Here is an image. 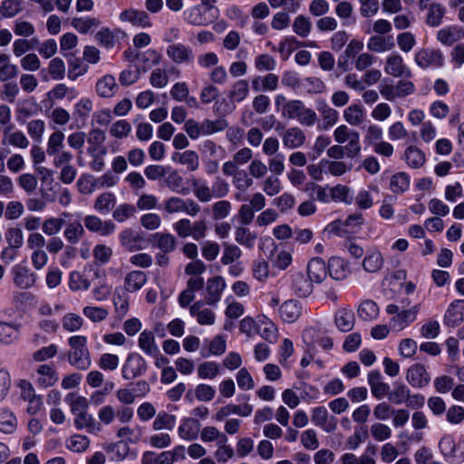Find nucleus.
Segmentation results:
<instances>
[{"label": "nucleus", "instance_id": "nucleus-1", "mask_svg": "<svg viewBox=\"0 0 464 464\" xmlns=\"http://www.w3.org/2000/svg\"><path fill=\"white\" fill-rule=\"evenodd\" d=\"M410 303V299L405 298L400 302L401 304H390L386 306V313L392 315L389 321L391 330L400 332L417 319L420 310V304H418L411 308L405 309Z\"/></svg>", "mask_w": 464, "mask_h": 464}, {"label": "nucleus", "instance_id": "nucleus-2", "mask_svg": "<svg viewBox=\"0 0 464 464\" xmlns=\"http://www.w3.org/2000/svg\"><path fill=\"white\" fill-rule=\"evenodd\" d=\"M183 14L185 21L189 24L206 26L215 21L218 10L216 7H203L198 5L185 10Z\"/></svg>", "mask_w": 464, "mask_h": 464}, {"label": "nucleus", "instance_id": "nucleus-3", "mask_svg": "<svg viewBox=\"0 0 464 464\" xmlns=\"http://www.w3.org/2000/svg\"><path fill=\"white\" fill-rule=\"evenodd\" d=\"M266 207V198L260 192L254 193L248 203L241 205L238 209V220L240 225L248 226L254 218L255 213Z\"/></svg>", "mask_w": 464, "mask_h": 464}, {"label": "nucleus", "instance_id": "nucleus-4", "mask_svg": "<svg viewBox=\"0 0 464 464\" xmlns=\"http://www.w3.org/2000/svg\"><path fill=\"white\" fill-rule=\"evenodd\" d=\"M164 209L168 214L186 213L190 217H195L200 212L201 208L191 198L184 199L174 196L164 201Z\"/></svg>", "mask_w": 464, "mask_h": 464}, {"label": "nucleus", "instance_id": "nucleus-5", "mask_svg": "<svg viewBox=\"0 0 464 464\" xmlns=\"http://www.w3.org/2000/svg\"><path fill=\"white\" fill-rule=\"evenodd\" d=\"M379 91L382 97L386 100L392 102L397 98L405 97L415 92L414 84L410 81H399L396 85H393L388 81L384 80L379 85Z\"/></svg>", "mask_w": 464, "mask_h": 464}, {"label": "nucleus", "instance_id": "nucleus-6", "mask_svg": "<svg viewBox=\"0 0 464 464\" xmlns=\"http://www.w3.org/2000/svg\"><path fill=\"white\" fill-rule=\"evenodd\" d=\"M148 369V364L144 358L137 353H130L121 368L122 378L130 381L142 376Z\"/></svg>", "mask_w": 464, "mask_h": 464}, {"label": "nucleus", "instance_id": "nucleus-7", "mask_svg": "<svg viewBox=\"0 0 464 464\" xmlns=\"http://www.w3.org/2000/svg\"><path fill=\"white\" fill-rule=\"evenodd\" d=\"M84 227L92 233L102 237L112 235L116 230V225L111 219L102 220L96 215H87L83 218Z\"/></svg>", "mask_w": 464, "mask_h": 464}, {"label": "nucleus", "instance_id": "nucleus-8", "mask_svg": "<svg viewBox=\"0 0 464 464\" xmlns=\"http://www.w3.org/2000/svg\"><path fill=\"white\" fill-rule=\"evenodd\" d=\"M311 420L315 426L320 427L327 433L334 432L338 424L337 419L330 415L327 409L324 406H318L312 410Z\"/></svg>", "mask_w": 464, "mask_h": 464}, {"label": "nucleus", "instance_id": "nucleus-9", "mask_svg": "<svg viewBox=\"0 0 464 464\" xmlns=\"http://www.w3.org/2000/svg\"><path fill=\"white\" fill-rule=\"evenodd\" d=\"M3 146H12L20 150H25L29 146V140L22 130H14L13 124H9L2 129Z\"/></svg>", "mask_w": 464, "mask_h": 464}, {"label": "nucleus", "instance_id": "nucleus-10", "mask_svg": "<svg viewBox=\"0 0 464 464\" xmlns=\"http://www.w3.org/2000/svg\"><path fill=\"white\" fill-rule=\"evenodd\" d=\"M415 63L421 68L430 66L440 67L443 64L444 57L440 50L421 49L415 53Z\"/></svg>", "mask_w": 464, "mask_h": 464}, {"label": "nucleus", "instance_id": "nucleus-11", "mask_svg": "<svg viewBox=\"0 0 464 464\" xmlns=\"http://www.w3.org/2000/svg\"><path fill=\"white\" fill-rule=\"evenodd\" d=\"M384 71L393 77H411V71L404 63L402 57L398 53H392L386 59Z\"/></svg>", "mask_w": 464, "mask_h": 464}, {"label": "nucleus", "instance_id": "nucleus-12", "mask_svg": "<svg viewBox=\"0 0 464 464\" xmlns=\"http://www.w3.org/2000/svg\"><path fill=\"white\" fill-rule=\"evenodd\" d=\"M406 380L412 387L420 389L430 383V376L423 364L415 363L408 368Z\"/></svg>", "mask_w": 464, "mask_h": 464}, {"label": "nucleus", "instance_id": "nucleus-13", "mask_svg": "<svg viewBox=\"0 0 464 464\" xmlns=\"http://www.w3.org/2000/svg\"><path fill=\"white\" fill-rule=\"evenodd\" d=\"M14 285L21 289H27L34 285L37 276L30 268L21 264L12 268Z\"/></svg>", "mask_w": 464, "mask_h": 464}, {"label": "nucleus", "instance_id": "nucleus-14", "mask_svg": "<svg viewBox=\"0 0 464 464\" xmlns=\"http://www.w3.org/2000/svg\"><path fill=\"white\" fill-rule=\"evenodd\" d=\"M316 109L322 117V122L318 126L319 129L326 130L337 123L339 112L332 108L325 100H317Z\"/></svg>", "mask_w": 464, "mask_h": 464}, {"label": "nucleus", "instance_id": "nucleus-15", "mask_svg": "<svg viewBox=\"0 0 464 464\" xmlns=\"http://www.w3.org/2000/svg\"><path fill=\"white\" fill-rule=\"evenodd\" d=\"M166 53L176 63H191L194 61L192 49L180 43L169 44Z\"/></svg>", "mask_w": 464, "mask_h": 464}, {"label": "nucleus", "instance_id": "nucleus-16", "mask_svg": "<svg viewBox=\"0 0 464 464\" xmlns=\"http://www.w3.org/2000/svg\"><path fill=\"white\" fill-rule=\"evenodd\" d=\"M303 305L300 302L290 299L284 302L278 309L279 316L287 324L295 323L303 314Z\"/></svg>", "mask_w": 464, "mask_h": 464}, {"label": "nucleus", "instance_id": "nucleus-17", "mask_svg": "<svg viewBox=\"0 0 464 464\" xmlns=\"http://www.w3.org/2000/svg\"><path fill=\"white\" fill-rule=\"evenodd\" d=\"M306 140L304 131L299 127L286 129L282 134V141L285 148L295 150L302 147Z\"/></svg>", "mask_w": 464, "mask_h": 464}, {"label": "nucleus", "instance_id": "nucleus-18", "mask_svg": "<svg viewBox=\"0 0 464 464\" xmlns=\"http://www.w3.org/2000/svg\"><path fill=\"white\" fill-rule=\"evenodd\" d=\"M73 424L77 430H85L91 434H97L102 430V424L88 411L75 415Z\"/></svg>", "mask_w": 464, "mask_h": 464}, {"label": "nucleus", "instance_id": "nucleus-19", "mask_svg": "<svg viewBox=\"0 0 464 464\" xmlns=\"http://www.w3.org/2000/svg\"><path fill=\"white\" fill-rule=\"evenodd\" d=\"M205 302L198 301L189 308V314L201 325H211L215 323V314L205 306Z\"/></svg>", "mask_w": 464, "mask_h": 464}, {"label": "nucleus", "instance_id": "nucleus-20", "mask_svg": "<svg viewBox=\"0 0 464 464\" xmlns=\"http://www.w3.org/2000/svg\"><path fill=\"white\" fill-rule=\"evenodd\" d=\"M226 288V282L223 277L216 276L209 279L207 284V295L205 303L209 305L216 304L221 297V294Z\"/></svg>", "mask_w": 464, "mask_h": 464}, {"label": "nucleus", "instance_id": "nucleus-21", "mask_svg": "<svg viewBox=\"0 0 464 464\" xmlns=\"http://www.w3.org/2000/svg\"><path fill=\"white\" fill-rule=\"evenodd\" d=\"M21 324L14 322H0V343L10 345L18 341Z\"/></svg>", "mask_w": 464, "mask_h": 464}, {"label": "nucleus", "instance_id": "nucleus-22", "mask_svg": "<svg viewBox=\"0 0 464 464\" xmlns=\"http://www.w3.org/2000/svg\"><path fill=\"white\" fill-rule=\"evenodd\" d=\"M464 320V301L456 300L448 307L444 315V324L455 327Z\"/></svg>", "mask_w": 464, "mask_h": 464}, {"label": "nucleus", "instance_id": "nucleus-23", "mask_svg": "<svg viewBox=\"0 0 464 464\" xmlns=\"http://www.w3.org/2000/svg\"><path fill=\"white\" fill-rule=\"evenodd\" d=\"M307 276L310 281L320 284L327 276V266L320 257L312 258L307 264Z\"/></svg>", "mask_w": 464, "mask_h": 464}, {"label": "nucleus", "instance_id": "nucleus-24", "mask_svg": "<svg viewBox=\"0 0 464 464\" xmlns=\"http://www.w3.org/2000/svg\"><path fill=\"white\" fill-rule=\"evenodd\" d=\"M142 236L132 228H125L120 234L121 245L130 252L142 249Z\"/></svg>", "mask_w": 464, "mask_h": 464}, {"label": "nucleus", "instance_id": "nucleus-25", "mask_svg": "<svg viewBox=\"0 0 464 464\" xmlns=\"http://www.w3.org/2000/svg\"><path fill=\"white\" fill-rule=\"evenodd\" d=\"M437 39L445 45H452L454 43L464 39V26L450 25L444 27L437 33Z\"/></svg>", "mask_w": 464, "mask_h": 464}, {"label": "nucleus", "instance_id": "nucleus-26", "mask_svg": "<svg viewBox=\"0 0 464 464\" xmlns=\"http://www.w3.org/2000/svg\"><path fill=\"white\" fill-rule=\"evenodd\" d=\"M327 270L334 280H343L350 274L348 263L338 256H333L328 260Z\"/></svg>", "mask_w": 464, "mask_h": 464}, {"label": "nucleus", "instance_id": "nucleus-27", "mask_svg": "<svg viewBox=\"0 0 464 464\" xmlns=\"http://www.w3.org/2000/svg\"><path fill=\"white\" fill-rule=\"evenodd\" d=\"M120 19L122 22H130L133 25L140 27L150 26V17L148 14L142 10L133 8L126 9L121 13Z\"/></svg>", "mask_w": 464, "mask_h": 464}, {"label": "nucleus", "instance_id": "nucleus-28", "mask_svg": "<svg viewBox=\"0 0 464 464\" xmlns=\"http://www.w3.org/2000/svg\"><path fill=\"white\" fill-rule=\"evenodd\" d=\"M384 264L382 254L377 248L367 250L362 260V267L368 273H376L380 271Z\"/></svg>", "mask_w": 464, "mask_h": 464}, {"label": "nucleus", "instance_id": "nucleus-29", "mask_svg": "<svg viewBox=\"0 0 464 464\" xmlns=\"http://www.w3.org/2000/svg\"><path fill=\"white\" fill-rule=\"evenodd\" d=\"M148 281L145 272L133 270L129 272L124 278V289L129 293H135L140 290Z\"/></svg>", "mask_w": 464, "mask_h": 464}, {"label": "nucleus", "instance_id": "nucleus-30", "mask_svg": "<svg viewBox=\"0 0 464 464\" xmlns=\"http://www.w3.org/2000/svg\"><path fill=\"white\" fill-rule=\"evenodd\" d=\"M256 331L262 338L269 343H275L278 338L276 324L265 315L258 316Z\"/></svg>", "mask_w": 464, "mask_h": 464}, {"label": "nucleus", "instance_id": "nucleus-31", "mask_svg": "<svg viewBox=\"0 0 464 464\" xmlns=\"http://www.w3.org/2000/svg\"><path fill=\"white\" fill-rule=\"evenodd\" d=\"M68 361L71 365L81 371L89 369L92 364L88 349L70 350L68 353Z\"/></svg>", "mask_w": 464, "mask_h": 464}, {"label": "nucleus", "instance_id": "nucleus-32", "mask_svg": "<svg viewBox=\"0 0 464 464\" xmlns=\"http://www.w3.org/2000/svg\"><path fill=\"white\" fill-rule=\"evenodd\" d=\"M36 382L43 388L51 387L58 381L55 369L49 364L40 365L36 370Z\"/></svg>", "mask_w": 464, "mask_h": 464}, {"label": "nucleus", "instance_id": "nucleus-33", "mask_svg": "<svg viewBox=\"0 0 464 464\" xmlns=\"http://www.w3.org/2000/svg\"><path fill=\"white\" fill-rule=\"evenodd\" d=\"M200 423L194 418H186L182 420L178 429L179 435L186 440H196L200 431Z\"/></svg>", "mask_w": 464, "mask_h": 464}, {"label": "nucleus", "instance_id": "nucleus-34", "mask_svg": "<svg viewBox=\"0 0 464 464\" xmlns=\"http://www.w3.org/2000/svg\"><path fill=\"white\" fill-rule=\"evenodd\" d=\"M138 345L149 356L157 357L160 354L154 334L151 331L144 330L140 333Z\"/></svg>", "mask_w": 464, "mask_h": 464}, {"label": "nucleus", "instance_id": "nucleus-35", "mask_svg": "<svg viewBox=\"0 0 464 464\" xmlns=\"http://www.w3.org/2000/svg\"><path fill=\"white\" fill-rule=\"evenodd\" d=\"M313 281L302 273L293 275L292 288L299 297H307L313 292Z\"/></svg>", "mask_w": 464, "mask_h": 464}, {"label": "nucleus", "instance_id": "nucleus-36", "mask_svg": "<svg viewBox=\"0 0 464 464\" xmlns=\"http://www.w3.org/2000/svg\"><path fill=\"white\" fill-rule=\"evenodd\" d=\"M355 316L351 309L341 308L336 311L334 323L341 332H349L353 328Z\"/></svg>", "mask_w": 464, "mask_h": 464}, {"label": "nucleus", "instance_id": "nucleus-37", "mask_svg": "<svg viewBox=\"0 0 464 464\" xmlns=\"http://www.w3.org/2000/svg\"><path fill=\"white\" fill-rule=\"evenodd\" d=\"M249 83L246 80L241 79L235 82L227 93V98L232 102H242L249 95Z\"/></svg>", "mask_w": 464, "mask_h": 464}, {"label": "nucleus", "instance_id": "nucleus-38", "mask_svg": "<svg viewBox=\"0 0 464 464\" xmlns=\"http://www.w3.org/2000/svg\"><path fill=\"white\" fill-rule=\"evenodd\" d=\"M394 47L392 36L372 35L367 43V48L375 53H383L392 50Z\"/></svg>", "mask_w": 464, "mask_h": 464}, {"label": "nucleus", "instance_id": "nucleus-39", "mask_svg": "<svg viewBox=\"0 0 464 464\" xmlns=\"http://www.w3.org/2000/svg\"><path fill=\"white\" fill-rule=\"evenodd\" d=\"M85 230L79 220H74L65 224L63 236L66 241L72 245H76L83 237Z\"/></svg>", "mask_w": 464, "mask_h": 464}, {"label": "nucleus", "instance_id": "nucleus-40", "mask_svg": "<svg viewBox=\"0 0 464 464\" xmlns=\"http://www.w3.org/2000/svg\"><path fill=\"white\" fill-rule=\"evenodd\" d=\"M118 90L115 78L111 74L102 77L96 83V92L99 96L109 98L114 95Z\"/></svg>", "mask_w": 464, "mask_h": 464}, {"label": "nucleus", "instance_id": "nucleus-41", "mask_svg": "<svg viewBox=\"0 0 464 464\" xmlns=\"http://www.w3.org/2000/svg\"><path fill=\"white\" fill-rule=\"evenodd\" d=\"M153 245L163 253H170L177 246L176 237L170 233H155L152 236Z\"/></svg>", "mask_w": 464, "mask_h": 464}, {"label": "nucleus", "instance_id": "nucleus-42", "mask_svg": "<svg viewBox=\"0 0 464 464\" xmlns=\"http://www.w3.org/2000/svg\"><path fill=\"white\" fill-rule=\"evenodd\" d=\"M115 205L116 196L111 192H103L96 198L93 208L100 214H108Z\"/></svg>", "mask_w": 464, "mask_h": 464}, {"label": "nucleus", "instance_id": "nucleus-43", "mask_svg": "<svg viewBox=\"0 0 464 464\" xmlns=\"http://www.w3.org/2000/svg\"><path fill=\"white\" fill-rule=\"evenodd\" d=\"M174 161L187 167L188 171H196L199 167V158L194 150H185L181 153H175L172 156Z\"/></svg>", "mask_w": 464, "mask_h": 464}, {"label": "nucleus", "instance_id": "nucleus-44", "mask_svg": "<svg viewBox=\"0 0 464 464\" xmlns=\"http://www.w3.org/2000/svg\"><path fill=\"white\" fill-rule=\"evenodd\" d=\"M64 401L69 405L71 412L74 416L79 413H82L89 409V401L87 398L75 392L68 393L64 398Z\"/></svg>", "mask_w": 464, "mask_h": 464}, {"label": "nucleus", "instance_id": "nucleus-45", "mask_svg": "<svg viewBox=\"0 0 464 464\" xmlns=\"http://www.w3.org/2000/svg\"><path fill=\"white\" fill-rule=\"evenodd\" d=\"M72 214L69 212H63L60 218H49L43 223V232L47 236H54L60 232L64 225V218H69Z\"/></svg>", "mask_w": 464, "mask_h": 464}, {"label": "nucleus", "instance_id": "nucleus-46", "mask_svg": "<svg viewBox=\"0 0 464 464\" xmlns=\"http://www.w3.org/2000/svg\"><path fill=\"white\" fill-rule=\"evenodd\" d=\"M304 338H309L312 344H318L326 351L332 349L334 345L333 339L331 337L321 334L314 328L306 329L304 332Z\"/></svg>", "mask_w": 464, "mask_h": 464}, {"label": "nucleus", "instance_id": "nucleus-47", "mask_svg": "<svg viewBox=\"0 0 464 464\" xmlns=\"http://www.w3.org/2000/svg\"><path fill=\"white\" fill-rule=\"evenodd\" d=\"M330 202H343L346 205L353 203V197L351 188L345 185L337 184L336 186L329 188Z\"/></svg>", "mask_w": 464, "mask_h": 464}, {"label": "nucleus", "instance_id": "nucleus-48", "mask_svg": "<svg viewBox=\"0 0 464 464\" xmlns=\"http://www.w3.org/2000/svg\"><path fill=\"white\" fill-rule=\"evenodd\" d=\"M404 160L413 169L420 168L426 160L424 152L416 146H409L404 152Z\"/></svg>", "mask_w": 464, "mask_h": 464}, {"label": "nucleus", "instance_id": "nucleus-49", "mask_svg": "<svg viewBox=\"0 0 464 464\" xmlns=\"http://www.w3.org/2000/svg\"><path fill=\"white\" fill-rule=\"evenodd\" d=\"M18 75V68L11 63L10 57L5 53H0V82H7Z\"/></svg>", "mask_w": 464, "mask_h": 464}, {"label": "nucleus", "instance_id": "nucleus-50", "mask_svg": "<svg viewBox=\"0 0 464 464\" xmlns=\"http://www.w3.org/2000/svg\"><path fill=\"white\" fill-rule=\"evenodd\" d=\"M193 192L198 201L205 203L209 202L213 197V191L206 181L193 179L191 181Z\"/></svg>", "mask_w": 464, "mask_h": 464}, {"label": "nucleus", "instance_id": "nucleus-51", "mask_svg": "<svg viewBox=\"0 0 464 464\" xmlns=\"http://www.w3.org/2000/svg\"><path fill=\"white\" fill-rule=\"evenodd\" d=\"M17 426V420L12 411L6 408H0V431L11 434Z\"/></svg>", "mask_w": 464, "mask_h": 464}, {"label": "nucleus", "instance_id": "nucleus-52", "mask_svg": "<svg viewBox=\"0 0 464 464\" xmlns=\"http://www.w3.org/2000/svg\"><path fill=\"white\" fill-rule=\"evenodd\" d=\"M257 238V235L255 232L250 231L246 226H239L235 230V240L241 246L247 248H252Z\"/></svg>", "mask_w": 464, "mask_h": 464}, {"label": "nucleus", "instance_id": "nucleus-53", "mask_svg": "<svg viewBox=\"0 0 464 464\" xmlns=\"http://www.w3.org/2000/svg\"><path fill=\"white\" fill-rule=\"evenodd\" d=\"M90 440L82 434H73L66 440V448L76 453H82L90 447Z\"/></svg>", "mask_w": 464, "mask_h": 464}, {"label": "nucleus", "instance_id": "nucleus-54", "mask_svg": "<svg viewBox=\"0 0 464 464\" xmlns=\"http://www.w3.org/2000/svg\"><path fill=\"white\" fill-rule=\"evenodd\" d=\"M343 118L350 125L358 126L364 119L363 109L359 104H352L343 111Z\"/></svg>", "mask_w": 464, "mask_h": 464}, {"label": "nucleus", "instance_id": "nucleus-55", "mask_svg": "<svg viewBox=\"0 0 464 464\" xmlns=\"http://www.w3.org/2000/svg\"><path fill=\"white\" fill-rule=\"evenodd\" d=\"M22 395L28 401L27 412L31 415L36 414L43 405L41 396L34 394V390L30 383H28V388L24 390Z\"/></svg>", "mask_w": 464, "mask_h": 464}, {"label": "nucleus", "instance_id": "nucleus-56", "mask_svg": "<svg viewBox=\"0 0 464 464\" xmlns=\"http://www.w3.org/2000/svg\"><path fill=\"white\" fill-rule=\"evenodd\" d=\"M379 314V307L372 300H364L358 307V316L363 321H372Z\"/></svg>", "mask_w": 464, "mask_h": 464}, {"label": "nucleus", "instance_id": "nucleus-57", "mask_svg": "<svg viewBox=\"0 0 464 464\" xmlns=\"http://www.w3.org/2000/svg\"><path fill=\"white\" fill-rule=\"evenodd\" d=\"M411 393L407 385L395 382L393 390L388 394V399L396 405L406 403Z\"/></svg>", "mask_w": 464, "mask_h": 464}, {"label": "nucleus", "instance_id": "nucleus-58", "mask_svg": "<svg viewBox=\"0 0 464 464\" xmlns=\"http://www.w3.org/2000/svg\"><path fill=\"white\" fill-rule=\"evenodd\" d=\"M446 8L439 3H435L428 9L426 17L427 24L437 27L442 23L443 16L445 15Z\"/></svg>", "mask_w": 464, "mask_h": 464}, {"label": "nucleus", "instance_id": "nucleus-59", "mask_svg": "<svg viewBox=\"0 0 464 464\" xmlns=\"http://www.w3.org/2000/svg\"><path fill=\"white\" fill-rule=\"evenodd\" d=\"M219 372L220 366L216 362L208 361L198 366V376L202 380H213L219 374Z\"/></svg>", "mask_w": 464, "mask_h": 464}, {"label": "nucleus", "instance_id": "nucleus-60", "mask_svg": "<svg viewBox=\"0 0 464 464\" xmlns=\"http://www.w3.org/2000/svg\"><path fill=\"white\" fill-rule=\"evenodd\" d=\"M410 187V177L405 172L394 174L390 180V188L393 193H403Z\"/></svg>", "mask_w": 464, "mask_h": 464}, {"label": "nucleus", "instance_id": "nucleus-61", "mask_svg": "<svg viewBox=\"0 0 464 464\" xmlns=\"http://www.w3.org/2000/svg\"><path fill=\"white\" fill-rule=\"evenodd\" d=\"M137 212L136 207L132 204L123 203L114 208L112 218L119 223H123L127 219L135 216Z\"/></svg>", "mask_w": 464, "mask_h": 464}, {"label": "nucleus", "instance_id": "nucleus-62", "mask_svg": "<svg viewBox=\"0 0 464 464\" xmlns=\"http://www.w3.org/2000/svg\"><path fill=\"white\" fill-rule=\"evenodd\" d=\"M370 433L372 439L378 442L385 441L392 437V429L381 421L374 422L370 427Z\"/></svg>", "mask_w": 464, "mask_h": 464}, {"label": "nucleus", "instance_id": "nucleus-63", "mask_svg": "<svg viewBox=\"0 0 464 464\" xmlns=\"http://www.w3.org/2000/svg\"><path fill=\"white\" fill-rule=\"evenodd\" d=\"M176 424V417L165 411L160 412L152 423L154 430H171Z\"/></svg>", "mask_w": 464, "mask_h": 464}, {"label": "nucleus", "instance_id": "nucleus-64", "mask_svg": "<svg viewBox=\"0 0 464 464\" xmlns=\"http://www.w3.org/2000/svg\"><path fill=\"white\" fill-rule=\"evenodd\" d=\"M172 457L166 451L157 454L154 451H145L141 456V464H171Z\"/></svg>", "mask_w": 464, "mask_h": 464}]
</instances>
